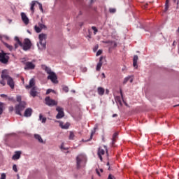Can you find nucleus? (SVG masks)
<instances>
[{
  "label": "nucleus",
  "mask_w": 179,
  "mask_h": 179,
  "mask_svg": "<svg viewBox=\"0 0 179 179\" xmlns=\"http://www.w3.org/2000/svg\"><path fill=\"white\" fill-rule=\"evenodd\" d=\"M15 41H17V44H19L20 47H22L24 51H29V50L31 48V41L29 38H25L23 43H22L20 39H19V37L15 36Z\"/></svg>",
  "instance_id": "1"
},
{
  "label": "nucleus",
  "mask_w": 179,
  "mask_h": 179,
  "mask_svg": "<svg viewBox=\"0 0 179 179\" xmlns=\"http://www.w3.org/2000/svg\"><path fill=\"white\" fill-rule=\"evenodd\" d=\"M17 101L20 103L15 106V114L17 115H22V111L26 108V102L22 101V96L19 95L17 96Z\"/></svg>",
  "instance_id": "2"
},
{
  "label": "nucleus",
  "mask_w": 179,
  "mask_h": 179,
  "mask_svg": "<svg viewBox=\"0 0 179 179\" xmlns=\"http://www.w3.org/2000/svg\"><path fill=\"white\" fill-rule=\"evenodd\" d=\"M25 89H31L30 94L32 97H36L37 96V87H36V80L34 78H31L29 80V84L25 85Z\"/></svg>",
  "instance_id": "3"
},
{
  "label": "nucleus",
  "mask_w": 179,
  "mask_h": 179,
  "mask_svg": "<svg viewBox=\"0 0 179 179\" xmlns=\"http://www.w3.org/2000/svg\"><path fill=\"white\" fill-rule=\"evenodd\" d=\"M45 71L48 74H49L48 76V79L49 80H51V82L55 83V84L58 83L57 74H55V73H54V71H52L51 70V69H50L48 67H45Z\"/></svg>",
  "instance_id": "4"
},
{
  "label": "nucleus",
  "mask_w": 179,
  "mask_h": 179,
  "mask_svg": "<svg viewBox=\"0 0 179 179\" xmlns=\"http://www.w3.org/2000/svg\"><path fill=\"white\" fill-rule=\"evenodd\" d=\"M39 41L37 43V47L38 50L43 51V50H45V34H41L38 35Z\"/></svg>",
  "instance_id": "5"
},
{
  "label": "nucleus",
  "mask_w": 179,
  "mask_h": 179,
  "mask_svg": "<svg viewBox=\"0 0 179 179\" xmlns=\"http://www.w3.org/2000/svg\"><path fill=\"white\" fill-rule=\"evenodd\" d=\"M87 161V159H86V155L83 154H80L78 155L76 157V163H77L78 169H80V167H83V166H85Z\"/></svg>",
  "instance_id": "6"
},
{
  "label": "nucleus",
  "mask_w": 179,
  "mask_h": 179,
  "mask_svg": "<svg viewBox=\"0 0 179 179\" xmlns=\"http://www.w3.org/2000/svg\"><path fill=\"white\" fill-rule=\"evenodd\" d=\"M1 79H6L7 80V85L10 87V89H15V81L12 77L9 76L8 74H1Z\"/></svg>",
  "instance_id": "7"
},
{
  "label": "nucleus",
  "mask_w": 179,
  "mask_h": 179,
  "mask_svg": "<svg viewBox=\"0 0 179 179\" xmlns=\"http://www.w3.org/2000/svg\"><path fill=\"white\" fill-rule=\"evenodd\" d=\"M0 62L4 64H8L9 62V56L3 52H0Z\"/></svg>",
  "instance_id": "8"
},
{
  "label": "nucleus",
  "mask_w": 179,
  "mask_h": 179,
  "mask_svg": "<svg viewBox=\"0 0 179 179\" xmlns=\"http://www.w3.org/2000/svg\"><path fill=\"white\" fill-rule=\"evenodd\" d=\"M108 153V150H107V146H103V148L100 147L99 148V150H98V156L101 160V162H103V155L106 153Z\"/></svg>",
  "instance_id": "9"
},
{
  "label": "nucleus",
  "mask_w": 179,
  "mask_h": 179,
  "mask_svg": "<svg viewBox=\"0 0 179 179\" xmlns=\"http://www.w3.org/2000/svg\"><path fill=\"white\" fill-rule=\"evenodd\" d=\"M56 110L58 112L57 115H56V118L57 120H60V118H64L65 116V113H64V108L57 106Z\"/></svg>",
  "instance_id": "10"
},
{
  "label": "nucleus",
  "mask_w": 179,
  "mask_h": 179,
  "mask_svg": "<svg viewBox=\"0 0 179 179\" xmlns=\"http://www.w3.org/2000/svg\"><path fill=\"white\" fill-rule=\"evenodd\" d=\"M25 66L24 68V69L25 71H30V70H33L34 69V68H36V65L34 64H33V62H27L24 64Z\"/></svg>",
  "instance_id": "11"
},
{
  "label": "nucleus",
  "mask_w": 179,
  "mask_h": 179,
  "mask_svg": "<svg viewBox=\"0 0 179 179\" xmlns=\"http://www.w3.org/2000/svg\"><path fill=\"white\" fill-rule=\"evenodd\" d=\"M45 103L47 106H49V107H52L54 106H57V102L55 101V100L51 99L50 97L45 98Z\"/></svg>",
  "instance_id": "12"
},
{
  "label": "nucleus",
  "mask_w": 179,
  "mask_h": 179,
  "mask_svg": "<svg viewBox=\"0 0 179 179\" xmlns=\"http://www.w3.org/2000/svg\"><path fill=\"white\" fill-rule=\"evenodd\" d=\"M21 19L23 22V23H24L26 24V26H27V24H29V17H27V15H26V13H21Z\"/></svg>",
  "instance_id": "13"
},
{
  "label": "nucleus",
  "mask_w": 179,
  "mask_h": 179,
  "mask_svg": "<svg viewBox=\"0 0 179 179\" xmlns=\"http://www.w3.org/2000/svg\"><path fill=\"white\" fill-rule=\"evenodd\" d=\"M44 27H45V25L39 23L38 26L35 25L34 26V30L36 33H41V30H43V29H44Z\"/></svg>",
  "instance_id": "14"
},
{
  "label": "nucleus",
  "mask_w": 179,
  "mask_h": 179,
  "mask_svg": "<svg viewBox=\"0 0 179 179\" xmlns=\"http://www.w3.org/2000/svg\"><path fill=\"white\" fill-rule=\"evenodd\" d=\"M31 114H33V109H31V108H28L24 113V117H31Z\"/></svg>",
  "instance_id": "15"
},
{
  "label": "nucleus",
  "mask_w": 179,
  "mask_h": 179,
  "mask_svg": "<svg viewBox=\"0 0 179 179\" xmlns=\"http://www.w3.org/2000/svg\"><path fill=\"white\" fill-rule=\"evenodd\" d=\"M57 122L59 123V127H61L62 129H68V128H69V126L71 125L69 122H66L64 124V122L61 121H57Z\"/></svg>",
  "instance_id": "16"
},
{
  "label": "nucleus",
  "mask_w": 179,
  "mask_h": 179,
  "mask_svg": "<svg viewBox=\"0 0 179 179\" xmlns=\"http://www.w3.org/2000/svg\"><path fill=\"white\" fill-rule=\"evenodd\" d=\"M20 155H22V152L17 151L15 152V155L13 156V160H19L20 159Z\"/></svg>",
  "instance_id": "17"
},
{
  "label": "nucleus",
  "mask_w": 179,
  "mask_h": 179,
  "mask_svg": "<svg viewBox=\"0 0 179 179\" xmlns=\"http://www.w3.org/2000/svg\"><path fill=\"white\" fill-rule=\"evenodd\" d=\"M34 138L39 142V143H44V141L41 138V136L40 134H34Z\"/></svg>",
  "instance_id": "18"
},
{
  "label": "nucleus",
  "mask_w": 179,
  "mask_h": 179,
  "mask_svg": "<svg viewBox=\"0 0 179 179\" xmlns=\"http://www.w3.org/2000/svg\"><path fill=\"white\" fill-rule=\"evenodd\" d=\"M103 66V57H101L99 59V62L96 65V71H100L101 69V66Z\"/></svg>",
  "instance_id": "19"
},
{
  "label": "nucleus",
  "mask_w": 179,
  "mask_h": 179,
  "mask_svg": "<svg viewBox=\"0 0 179 179\" xmlns=\"http://www.w3.org/2000/svg\"><path fill=\"white\" fill-rule=\"evenodd\" d=\"M133 66L138 69V55H134L133 59Z\"/></svg>",
  "instance_id": "20"
},
{
  "label": "nucleus",
  "mask_w": 179,
  "mask_h": 179,
  "mask_svg": "<svg viewBox=\"0 0 179 179\" xmlns=\"http://www.w3.org/2000/svg\"><path fill=\"white\" fill-rule=\"evenodd\" d=\"M97 92H98V94H99V96H103V94H104V88L99 87L97 88Z\"/></svg>",
  "instance_id": "21"
},
{
  "label": "nucleus",
  "mask_w": 179,
  "mask_h": 179,
  "mask_svg": "<svg viewBox=\"0 0 179 179\" xmlns=\"http://www.w3.org/2000/svg\"><path fill=\"white\" fill-rule=\"evenodd\" d=\"M117 137H118V133L115 132L113 135V138H112V144L113 145H114V143H115V140L117 139Z\"/></svg>",
  "instance_id": "22"
},
{
  "label": "nucleus",
  "mask_w": 179,
  "mask_h": 179,
  "mask_svg": "<svg viewBox=\"0 0 179 179\" xmlns=\"http://www.w3.org/2000/svg\"><path fill=\"white\" fill-rule=\"evenodd\" d=\"M34 6H36V1H32L31 3V10L32 13H34Z\"/></svg>",
  "instance_id": "23"
},
{
  "label": "nucleus",
  "mask_w": 179,
  "mask_h": 179,
  "mask_svg": "<svg viewBox=\"0 0 179 179\" xmlns=\"http://www.w3.org/2000/svg\"><path fill=\"white\" fill-rule=\"evenodd\" d=\"M4 45L8 48L10 51H12L13 50V46L10 45L6 43H4Z\"/></svg>",
  "instance_id": "24"
},
{
  "label": "nucleus",
  "mask_w": 179,
  "mask_h": 179,
  "mask_svg": "<svg viewBox=\"0 0 179 179\" xmlns=\"http://www.w3.org/2000/svg\"><path fill=\"white\" fill-rule=\"evenodd\" d=\"M109 43H110V48H115V47H117V43L116 42L110 41Z\"/></svg>",
  "instance_id": "25"
},
{
  "label": "nucleus",
  "mask_w": 179,
  "mask_h": 179,
  "mask_svg": "<svg viewBox=\"0 0 179 179\" xmlns=\"http://www.w3.org/2000/svg\"><path fill=\"white\" fill-rule=\"evenodd\" d=\"M69 138L70 140H73V139H75V133H73V131H70V134H69Z\"/></svg>",
  "instance_id": "26"
},
{
  "label": "nucleus",
  "mask_w": 179,
  "mask_h": 179,
  "mask_svg": "<svg viewBox=\"0 0 179 179\" xmlns=\"http://www.w3.org/2000/svg\"><path fill=\"white\" fill-rule=\"evenodd\" d=\"M131 78H132L131 76L126 77L123 80V84H127V83L128 82V80H129V79H131Z\"/></svg>",
  "instance_id": "27"
},
{
  "label": "nucleus",
  "mask_w": 179,
  "mask_h": 179,
  "mask_svg": "<svg viewBox=\"0 0 179 179\" xmlns=\"http://www.w3.org/2000/svg\"><path fill=\"white\" fill-rule=\"evenodd\" d=\"M50 93H54L55 94V93H57V92H55V90H52V89L47 90L46 94H50Z\"/></svg>",
  "instance_id": "28"
},
{
  "label": "nucleus",
  "mask_w": 179,
  "mask_h": 179,
  "mask_svg": "<svg viewBox=\"0 0 179 179\" xmlns=\"http://www.w3.org/2000/svg\"><path fill=\"white\" fill-rule=\"evenodd\" d=\"M3 113V103L0 102V114Z\"/></svg>",
  "instance_id": "29"
},
{
  "label": "nucleus",
  "mask_w": 179,
  "mask_h": 179,
  "mask_svg": "<svg viewBox=\"0 0 179 179\" xmlns=\"http://www.w3.org/2000/svg\"><path fill=\"white\" fill-rule=\"evenodd\" d=\"M169 2H170V0H166V3H165V10L166 11V10H169Z\"/></svg>",
  "instance_id": "30"
},
{
  "label": "nucleus",
  "mask_w": 179,
  "mask_h": 179,
  "mask_svg": "<svg viewBox=\"0 0 179 179\" xmlns=\"http://www.w3.org/2000/svg\"><path fill=\"white\" fill-rule=\"evenodd\" d=\"M42 120V122H45V117H43V115L40 114L39 115V121H41Z\"/></svg>",
  "instance_id": "31"
},
{
  "label": "nucleus",
  "mask_w": 179,
  "mask_h": 179,
  "mask_svg": "<svg viewBox=\"0 0 179 179\" xmlns=\"http://www.w3.org/2000/svg\"><path fill=\"white\" fill-rule=\"evenodd\" d=\"M92 30H94V34H97V32L99 31V30H97V28L96 27H92Z\"/></svg>",
  "instance_id": "32"
},
{
  "label": "nucleus",
  "mask_w": 179,
  "mask_h": 179,
  "mask_svg": "<svg viewBox=\"0 0 179 179\" xmlns=\"http://www.w3.org/2000/svg\"><path fill=\"white\" fill-rule=\"evenodd\" d=\"M63 90L66 93H68V92H69V88L67 86H64V87H63Z\"/></svg>",
  "instance_id": "33"
},
{
  "label": "nucleus",
  "mask_w": 179,
  "mask_h": 179,
  "mask_svg": "<svg viewBox=\"0 0 179 179\" xmlns=\"http://www.w3.org/2000/svg\"><path fill=\"white\" fill-rule=\"evenodd\" d=\"M13 170L15 171V173H17V166H16V164L13 166Z\"/></svg>",
  "instance_id": "34"
},
{
  "label": "nucleus",
  "mask_w": 179,
  "mask_h": 179,
  "mask_svg": "<svg viewBox=\"0 0 179 179\" xmlns=\"http://www.w3.org/2000/svg\"><path fill=\"white\" fill-rule=\"evenodd\" d=\"M109 12L110 13H115V12H117V10L115 8H110Z\"/></svg>",
  "instance_id": "35"
},
{
  "label": "nucleus",
  "mask_w": 179,
  "mask_h": 179,
  "mask_svg": "<svg viewBox=\"0 0 179 179\" xmlns=\"http://www.w3.org/2000/svg\"><path fill=\"white\" fill-rule=\"evenodd\" d=\"M101 54H103V50H99L96 52V57H99V55H101Z\"/></svg>",
  "instance_id": "36"
},
{
  "label": "nucleus",
  "mask_w": 179,
  "mask_h": 179,
  "mask_svg": "<svg viewBox=\"0 0 179 179\" xmlns=\"http://www.w3.org/2000/svg\"><path fill=\"white\" fill-rule=\"evenodd\" d=\"M5 80L6 79L2 78V80L0 81L1 85H2L3 86H5V85H6Z\"/></svg>",
  "instance_id": "37"
},
{
  "label": "nucleus",
  "mask_w": 179,
  "mask_h": 179,
  "mask_svg": "<svg viewBox=\"0 0 179 179\" xmlns=\"http://www.w3.org/2000/svg\"><path fill=\"white\" fill-rule=\"evenodd\" d=\"M0 179H6V174L2 173Z\"/></svg>",
  "instance_id": "38"
},
{
  "label": "nucleus",
  "mask_w": 179,
  "mask_h": 179,
  "mask_svg": "<svg viewBox=\"0 0 179 179\" xmlns=\"http://www.w3.org/2000/svg\"><path fill=\"white\" fill-rule=\"evenodd\" d=\"M39 9L41 10V12H44V10L43 9V5L41 3H39Z\"/></svg>",
  "instance_id": "39"
},
{
  "label": "nucleus",
  "mask_w": 179,
  "mask_h": 179,
  "mask_svg": "<svg viewBox=\"0 0 179 179\" xmlns=\"http://www.w3.org/2000/svg\"><path fill=\"white\" fill-rule=\"evenodd\" d=\"M116 100L119 103V104H120V106H121V104H122L121 102V99H120V97H117Z\"/></svg>",
  "instance_id": "40"
},
{
  "label": "nucleus",
  "mask_w": 179,
  "mask_h": 179,
  "mask_svg": "<svg viewBox=\"0 0 179 179\" xmlns=\"http://www.w3.org/2000/svg\"><path fill=\"white\" fill-rule=\"evenodd\" d=\"M13 110H15V108H13V106L9 107V111L12 112V111H13Z\"/></svg>",
  "instance_id": "41"
},
{
  "label": "nucleus",
  "mask_w": 179,
  "mask_h": 179,
  "mask_svg": "<svg viewBox=\"0 0 179 179\" xmlns=\"http://www.w3.org/2000/svg\"><path fill=\"white\" fill-rule=\"evenodd\" d=\"M18 47H19V43H17V41H16V43L15 44V50L17 49Z\"/></svg>",
  "instance_id": "42"
},
{
  "label": "nucleus",
  "mask_w": 179,
  "mask_h": 179,
  "mask_svg": "<svg viewBox=\"0 0 179 179\" xmlns=\"http://www.w3.org/2000/svg\"><path fill=\"white\" fill-rule=\"evenodd\" d=\"M94 132H95V131H92V132L91 133V136H90V139H92L93 136L94 135Z\"/></svg>",
  "instance_id": "43"
},
{
  "label": "nucleus",
  "mask_w": 179,
  "mask_h": 179,
  "mask_svg": "<svg viewBox=\"0 0 179 179\" xmlns=\"http://www.w3.org/2000/svg\"><path fill=\"white\" fill-rule=\"evenodd\" d=\"M99 49V45H96L94 48V51L96 52Z\"/></svg>",
  "instance_id": "44"
},
{
  "label": "nucleus",
  "mask_w": 179,
  "mask_h": 179,
  "mask_svg": "<svg viewBox=\"0 0 179 179\" xmlns=\"http://www.w3.org/2000/svg\"><path fill=\"white\" fill-rule=\"evenodd\" d=\"M96 173L98 174V176L100 177V171H99V169H96Z\"/></svg>",
  "instance_id": "45"
},
{
  "label": "nucleus",
  "mask_w": 179,
  "mask_h": 179,
  "mask_svg": "<svg viewBox=\"0 0 179 179\" xmlns=\"http://www.w3.org/2000/svg\"><path fill=\"white\" fill-rule=\"evenodd\" d=\"M175 3H177L178 5L179 1L178 0H173Z\"/></svg>",
  "instance_id": "46"
},
{
  "label": "nucleus",
  "mask_w": 179,
  "mask_h": 179,
  "mask_svg": "<svg viewBox=\"0 0 179 179\" xmlns=\"http://www.w3.org/2000/svg\"><path fill=\"white\" fill-rule=\"evenodd\" d=\"M108 179H113V176L111 175H109Z\"/></svg>",
  "instance_id": "47"
},
{
  "label": "nucleus",
  "mask_w": 179,
  "mask_h": 179,
  "mask_svg": "<svg viewBox=\"0 0 179 179\" xmlns=\"http://www.w3.org/2000/svg\"><path fill=\"white\" fill-rule=\"evenodd\" d=\"M1 97H6V95L4 94H1Z\"/></svg>",
  "instance_id": "48"
},
{
  "label": "nucleus",
  "mask_w": 179,
  "mask_h": 179,
  "mask_svg": "<svg viewBox=\"0 0 179 179\" xmlns=\"http://www.w3.org/2000/svg\"><path fill=\"white\" fill-rule=\"evenodd\" d=\"M114 117H118V115H117V114H113V117L114 118Z\"/></svg>",
  "instance_id": "49"
},
{
  "label": "nucleus",
  "mask_w": 179,
  "mask_h": 179,
  "mask_svg": "<svg viewBox=\"0 0 179 179\" xmlns=\"http://www.w3.org/2000/svg\"><path fill=\"white\" fill-rule=\"evenodd\" d=\"M134 82V78H131L130 83H132Z\"/></svg>",
  "instance_id": "50"
},
{
  "label": "nucleus",
  "mask_w": 179,
  "mask_h": 179,
  "mask_svg": "<svg viewBox=\"0 0 179 179\" xmlns=\"http://www.w3.org/2000/svg\"><path fill=\"white\" fill-rule=\"evenodd\" d=\"M176 44H177V42L173 41V45H176Z\"/></svg>",
  "instance_id": "51"
},
{
  "label": "nucleus",
  "mask_w": 179,
  "mask_h": 179,
  "mask_svg": "<svg viewBox=\"0 0 179 179\" xmlns=\"http://www.w3.org/2000/svg\"><path fill=\"white\" fill-rule=\"evenodd\" d=\"M61 149H64V144L61 145Z\"/></svg>",
  "instance_id": "52"
},
{
  "label": "nucleus",
  "mask_w": 179,
  "mask_h": 179,
  "mask_svg": "<svg viewBox=\"0 0 179 179\" xmlns=\"http://www.w3.org/2000/svg\"><path fill=\"white\" fill-rule=\"evenodd\" d=\"M4 38H9V36H5Z\"/></svg>",
  "instance_id": "53"
},
{
  "label": "nucleus",
  "mask_w": 179,
  "mask_h": 179,
  "mask_svg": "<svg viewBox=\"0 0 179 179\" xmlns=\"http://www.w3.org/2000/svg\"><path fill=\"white\" fill-rule=\"evenodd\" d=\"M80 26H83V22L80 23Z\"/></svg>",
  "instance_id": "54"
},
{
  "label": "nucleus",
  "mask_w": 179,
  "mask_h": 179,
  "mask_svg": "<svg viewBox=\"0 0 179 179\" xmlns=\"http://www.w3.org/2000/svg\"><path fill=\"white\" fill-rule=\"evenodd\" d=\"M78 15H82V11H80Z\"/></svg>",
  "instance_id": "55"
},
{
  "label": "nucleus",
  "mask_w": 179,
  "mask_h": 179,
  "mask_svg": "<svg viewBox=\"0 0 179 179\" xmlns=\"http://www.w3.org/2000/svg\"><path fill=\"white\" fill-rule=\"evenodd\" d=\"M103 78H106V76L104 75V73H102Z\"/></svg>",
  "instance_id": "56"
},
{
  "label": "nucleus",
  "mask_w": 179,
  "mask_h": 179,
  "mask_svg": "<svg viewBox=\"0 0 179 179\" xmlns=\"http://www.w3.org/2000/svg\"><path fill=\"white\" fill-rule=\"evenodd\" d=\"M100 171H101V173H103V169H100Z\"/></svg>",
  "instance_id": "57"
},
{
  "label": "nucleus",
  "mask_w": 179,
  "mask_h": 179,
  "mask_svg": "<svg viewBox=\"0 0 179 179\" xmlns=\"http://www.w3.org/2000/svg\"><path fill=\"white\" fill-rule=\"evenodd\" d=\"M71 92H72L73 93H75V90H71Z\"/></svg>",
  "instance_id": "58"
},
{
  "label": "nucleus",
  "mask_w": 179,
  "mask_h": 179,
  "mask_svg": "<svg viewBox=\"0 0 179 179\" xmlns=\"http://www.w3.org/2000/svg\"><path fill=\"white\" fill-rule=\"evenodd\" d=\"M107 166H110V163L108 162V163H107Z\"/></svg>",
  "instance_id": "59"
},
{
  "label": "nucleus",
  "mask_w": 179,
  "mask_h": 179,
  "mask_svg": "<svg viewBox=\"0 0 179 179\" xmlns=\"http://www.w3.org/2000/svg\"><path fill=\"white\" fill-rule=\"evenodd\" d=\"M122 71H125V67L124 69H122Z\"/></svg>",
  "instance_id": "60"
},
{
  "label": "nucleus",
  "mask_w": 179,
  "mask_h": 179,
  "mask_svg": "<svg viewBox=\"0 0 179 179\" xmlns=\"http://www.w3.org/2000/svg\"><path fill=\"white\" fill-rule=\"evenodd\" d=\"M106 92L108 93V90H106Z\"/></svg>",
  "instance_id": "61"
},
{
  "label": "nucleus",
  "mask_w": 179,
  "mask_h": 179,
  "mask_svg": "<svg viewBox=\"0 0 179 179\" xmlns=\"http://www.w3.org/2000/svg\"><path fill=\"white\" fill-rule=\"evenodd\" d=\"M121 96H122V92H121Z\"/></svg>",
  "instance_id": "62"
},
{
  "label": "nucleus",
  "mask_w": 179,
  "mask_h": 179,
  "mask_svg": "<svg viewBox=\"0 0 179 179\" xmlns=\"http://www.w3.org/2000/svg\"><path fill=\"white\" fill-rule=\"evenodd\" d=\"M178 105H175L174 107H177Z\"/></svg>",
  "instance_id": "63"
},
{
  "label": "nucleus",
  "mask_w": 179,
  "mask_h": 179,
  "mask_svg": "<svg viewBox=\"0 0 179 179\" xmlns=\"http://www.w3.org/2000/svg\"><path fill=\"white\" fill-rule=\"evenodd\" d=\"M85 71H87V69H85Z\"/></svg>",
  "instance_id": "64"
}]
</instances>
